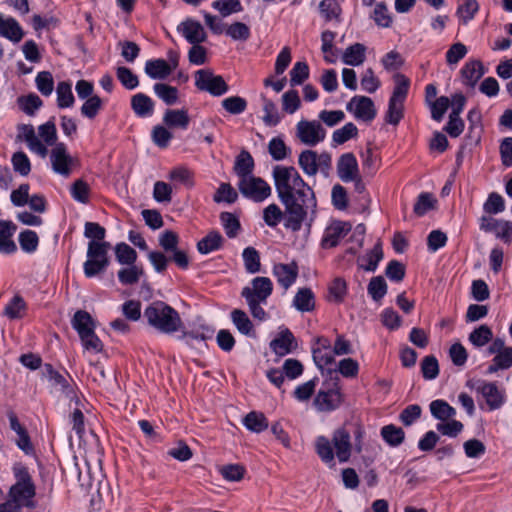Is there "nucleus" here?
I'll list each match as a JSON object with an SVG mask.
<instances>
[{
	"label": "nucleus",
	"instance_id": "obj_37",
	"mask_svg": "<svg viewBox=\"0 0 512 512\" xmlns=\"http://www.w3.org/2000/svg\"><path fill=\"white\" fill-rule=\"evenodd\" d=\"M57 105L59 108H69L75 103L70 81H60L56 86Z\"/></svg>",
	"mask_w": 512,
	"mask_h": 512
},
{
	"label": "nucleus",
	"instance_id": "obj_35",
	"mask_svg": "<svg viewBox=\"0 0 512 512\" xmlns=\"http://www.w3.org/2000/svg\"><path fill=\"white\" fill-rule=\"evenodd\" d=\"M245 428L253 433H261L269 427V422L262 412L251 411L242 420Z\"/></svg>",
	"mask_w": 512,
	"mask_h": 512
},
{
	"label": "nucleus",
	"instance_id": "obj_1",
	"mask_svg": "<svg viewBox=\"0 0 512 512\" xmlns=\"http://www.w3.org/2000/svg\"><path fill=\"white\" fill-rule=\"evenodd\" d=\"M272 177L277 196L286 208L285 228L299 232L305 225L310 230L317 207L313 189L292 166L276 165Z\"/></svg>",
	"mask_w": 512,
	"mask_h": 512
},
{
	"label": "nucleus",
	"instance_id": "obj_58",
	"mask_svg": "<svg viewBox=\"0 0 512 512\" xmlns=\"http://www.w3.org/2000/svg\"><path fill=\"white\" fill-rule=\"evenodd\" d=\"M169 178L172 181L185 185L187 188H192L195 185L194 173L184 166L172 169L170 171Z\"/></svg>",
	"mask_w": 512,
	"mask_h": 512
},
{
	"label": "nucleus",
	"instance_id": "obj_24",
	"mask_svg": "<svg viewBox=\"0 0 512 512\" xmlns=\"http://www.w3.org/2000/svg\"><path fill=\"white\" fill-rule=\"evenodd\" d=\"M131 109L139 118L151 117L154 113L155 103L151 97L139 92L131 97Z\"/></svg>",
	"mask_w": 512,
	"mask_h": 512
},
{
	"label": "nucleus",
	"instance_id": "obj_59",
	"mask_svg": "<svg viewBox=\"0 0 512 512\" xmlns=\"http://www.w3.org/2000/svg\"><path fill=\"white\" fill-rule=\"evenodd\" d=\"M238 199L237 191L229 183H221L216 190L213 200L216 203H235Z\"/></svg>",
	"mask_w": 512,
	"mask_h": 512
},
{
	"label": "nucleus",
	"instance_id": "obj_56",
	"mask_svg": "<svg viewBox=\"0 0 512 512\" xmlns=\"http://www.w3.org/2000/svg\"><path fill=\"white\" fill-rule=\"evenodd\" d=\"M215 330L207 324L194 325L189 331L184 332V337L192 340L206 341L213 338Z\"/></svg>",
	"mask_w": 512,
	"mask_h": 512
},
{
	"label": "nucleus",
	"instance_id": "obj_4",
	"mask_svg": "<svg viewBox=\"0 0 512 512\" xmlns=\"http://www.w3.org/2000/svg\"><path fill=\"white\" fill-rule=\"evenodd\" d=\"M84 236L90 239L87 247L86 261L83 271L86 278H93L104 272L109 264L108 250L110 243L104 241L106 229L96 222H86Z\"/></svg>",
	"mask_w": 512,
	"mask_h": 512
},
{
	"label": "nucleus",
	"instance_id": "obj_50",
	"mask_svg": "<svg viewBox=\"0 0 512 512\" xmlns=\"http://www.w3.org/2000/svg\"><path fill=\"white\" fill-rule=\"evenodd\" d=\"M262 100L264 112V115L262 117L263 122L265 123V125L270 127L278 125L281 121V116L278 112L276 104L272 100L264 96H262Z\"/></svg>",
	"mask_w": 512,
	"mask_h": 512
},
{
	"label": "nucleus",
	"instance_id": "obj_40",
	"mask_svg": "<svg viewBox=\"0 0 512 512\" xmlns=\"http://www.w3.org/2000/svg\"><path fill=\"white\" fill-rule=\"evenodd\" d=\"M26 310L27 305L23 297L20 295H15L6 304L4 308V315L11 320L21 319L24 317Z\"/></svg>",
	"mask_w": 512,
	"mask_h": 512
},
{
	"label": "nucleus",
	"instance_id": "obj_18",
	"mask_svg": "<svg viewBox=\"0 0 512 512\" xmlns=\"http://www.w3.org/2000/svg\"><path fill=\"white\" fill-rule=\"evenodd\" d=\"M477 391L485 399L490 411L499 409L505 403V391L500 389L496 383L481 382Z\"/></svg>",
	"mask_w": 512,
	"mask_h": 512
},
{
	"label": "nucleus",
	"instance_id": "obj_51",
	"mask_svg": "<svg viewBox=\"0 0 512 512\" xmlns=\"http://www.w3.org/2000/svg\"><path fill=\"white\" fill-rule=\"evenodd\" d=\"M115 256L121 265H132L137 260V252L124 242L116 244Z\"/></svg>",
	"mask_w": 512,
	"mask_h": 512
},
{
	"label": "nucleus",
	"instance_id": "obj_3",
	"mask_svg": "<svg viewBox=\"0 0 512 512\" xmlns=\"http://www.w3.org/2000/svg\"><path fill=\"white\" fill-rule=\"evenodd\" d=\"M14 483L9 488L5 502L0 503V512H18L22 508H34L36 484L34 470L22 462L13 464Z\"/></svg>",
	"mask_w": 512,
	"mask_h": 512
},
{
	"label": "nucleus",
	"instance_id": "obj_49",
	"mask_svg": "<svg viewBox=\"0 0 512 512\" xmlns=\"http://www.w3.org/2000/svg\"><path fill=\"white\" fill-rule=\"evenodd\" d=\"M268 152L273 160H284L291 152L282 137H273L268 143Z\"/></svg>",
	"mask_w": 512,
	"mask_h": 512
},
{
	"label": "nucleus",
	"instance_id": "obj_8",
	"mask_svg": "<svg viewBox=\"0 0 512 512\" xmlns=\"http://www.w3.org/2000/svg\"><path fill=\"white\" fill-rule=\"evenodd\" d=\"M298 164L308 176H314L320 172L328 177L332 168V158L326 152L317 154L313 150H304L299 155Z\"/></svg>",
	"mask_w": 512,
	"mask_h": 512
},
{
	"label": "nucleus",
	"instance_id": "obj_29",
	"mask_svg": "<svg viewBox=\"0 0 512 512\" xmlns=\"http://www.w3.org/2000/svg\"><path fill=\"white\" fill-rule=\"evenodd\" d=\"M71 325L79 337L95 331V321L85 310H77L71 320Z\"/></svg>",
	"mask_w": 512,
	"mask_h": 512
},
{
	"label": "nucleus",
	"instance_id": "obj_6",
	"mask_svg": "<svg viewBox=\"0 0 512 512\" xmlns=\"http://www.w3.org/2000/svg\"><path fill=\"white\" fill-rule=\"evenodd\" d=\"M38 134L39 136L36 135L34 127L30 124H22L18 127V137L26 143L28 149L41 158H45L48 155L47 146L54 147L58 143L54 121L49 120L40 125Z\"/></svg>",
	"mask_w": 512,
	"mask_h": 512
},
{
	"label": "nucleus",
	"instance_id": "obj_43",
	"mask_svg": "<svg viewBox=\"0 0 512 512\" xmlns=\"http://www.w3.org/2000/svg\"><path fill=\"white\" fill-rule=\"evenodd\" d=\"M286 219V208L284 207V211L280 209V207L275 204H269L267 207L263 210V221L264 223L271 227L275 228L278 226L282 221L285 223Z\"/></svg>",
	"mask_w": 512,
	"mask_h": 512
},
{
	"label": "nucleus",
	"instance_id": "obj_39",
	"mask_svg": "<svg viewBox=\"0 0 512 512\" xmlns=\"http://www.w3.org/2000/svg\"><path fill=\"white\" fill-rule=\"evenodd\" d=\"M380 434L383 440L391 447H398L405 439V432L401 427L393 424L385 425L381 428Z\"/></svg>",
	"mask_w": 512,
	"mask_h": 512
},
{
	"label": "nucleus",
	"instance_id": "obj_47",
	"mask_svg": "<svg viewBox=\"0 0 512 512\" xmlns=\"http://www.w3.org/2000/svg\"><path fill=\"white\" fill-rule=\"evenodd\" d=\"M71 197L78 203L88 204L91 196V188L82 179L75 180L70 187Z\"/></svg>",
	"mask_w": 512,
	"mask_h": 512
},
{
	"label": "nucleus",
	"instance_id": "obj_13",
	"mask_svg": "<svg viewBox=\"0 0 512 512\" xmlns=\"http://www.w3.org/2000/svg\"><path fill=\"white\" fill-rule=\"evenodd\" d=\"M297 137L308 146H316L326 137V131L318 121L302 120L297 123Z\"/></svg>",
	"mask_w": 512,
	"mask_h": 512
},
{
	"label": "nucleus",
	"instance_id": "obj_15",
	"mask_svg": "<svg viewBox=\"0 0 512 512\" xmlns=\"http://www.w3.org/2000/svg\"><path fill=\"white\" fill-rule=\"evenodd\" d=\"M348 112L358 120L371 122L377 114L373 100L367 96L356 95L346 105Z\"/></svg>",
	"mask_w": 512,
	"mask_h": 512
},
{
	"label": "nucleus",
	"instance_id": "obj_45",
	"mask_svg": "<svg viewBox=\"0 0 512 512\" xmlns=\"http://www.w3.org/2000/svg\"><path fill=\"white\" fill-rule=\"evenodd\" d=\"M17 104L26 115L34 116L37 110L42 107L43 101L37 94L30 93L26 96H20L17 99Z\"/></svg>",
	"mask_w": 512,
	"mask_h": 512
},
{
	"label": "nucleus",
	"instance_id": "obj_53",
	"mask_svg": "<svg viewBox=\"0 0 512 512\" xmlns=\"http://www.w3.org/2000/svg\"><path fill=\"white\" fill-rule=\"evenodd\" d=\"M46 375L49 381L56 387H59L60 390L69 395L72 393V387L68 383L67 379L58 371H56L51 364H45L44 366Z\"/></svg>",
	"mask_w": 512,
	"mask_h": 512
},
{
	"label": "nucleus",
	"instance_id": "obj_42",
	"mask_svg": "<svg viewBox=\"0 0 512 512\" xmlns=\"http://www.w3.org/2000/svg\"><path fill=\"white\" fill-rule=\"evenodd\" d=\"M128 267L122 268L118 271V280L122 285H134L137 284L140 278L144 275L142 266L135 264L127 265Z\"/></svg>",
	"mask_w": 512,
	"mask_h": 512
},
{
	"label": "nucleus",
	"instance_id": "obj_48",
	"mask_svg": "<svg viewBox=\"0 0 512 512\" xmlns=\"http://www.w3.org/2000/svg\"><path fill=\"white\" fill-rule=\"evenodd\" d=\"M492 338V330L486 324L475 328L469 335L470 343L477 348L485 346L492 340Z\"/></svg>",
	"mask_w": 512,
	"mask_h": 512
},
{
	"label": "nucleus",
	"instance_id": "obj_11",
	"mask_svg": "<svg viewBox=\"0 0 512 512\" xmlns=\"http://www.w3.org/2000/svg\"><path fill=\"white\" fill-rule=\"evenodd\" d=\"M343 402V394L337 383L329 387H322L313 400V406L319 412H332L338 409Z\"/></svg>",
	"mask_w": 512,
	"mask_h": 512
},
{
	"label": "nucleus",
	"instance_id": "obj_22",
	"mask_svg": "<svg viewBox=\"0 0 512 512\" xmlns=\"http://www.w3.org/2000/svg\"><path fill=\"white\" fill-rule=\"evenodd\" d=\"M270 347L277 355L284 356L297 348V341L293 333L288 328H284L271 341Z\"/></svg>",
	"mask_w": 512,
	"mask_h": 512
},
{
	"label": "nucleus",
	"instance_id": "obj_36",
	"mask_svg": "<svg viewBox=\"0 0 512 512\" xmlns=\"http://www.w3.org/2000/svg\"><path fill=\"white\" fill-rule=\"evenodd\" d=\"M223 241L224 239L218 231H210L197 243L198 252L206 255L217 251L222 247Z\"/></svg>",
	"mask_w": 512,
	"mask_h": 512
},
{
	"label": "nucleus",
	"instance_id": "obj_14",
	"mask_svg": "<svg viewBox=\"0 0 512 512\" xmlns=\"http://www.w3.org/2000/svg\"><path fill=\"white\" fill-rule=\"evenodd\" d=\"M52 170L63 177H69L72 172L74 159L70 156L66 144L57 143L50 151Z\"/></svg>",
	"mask_w": 512,
	"mask_h": 512
},
{
	"label": "nucleus",
	"instance_id": "obj_62",
	"mask_svg": "<svg viewBox=\"0 0 512 512\" xmlns=\"http://www.w3.org/2000/svg\"><path fill=\"white\" fill-rule=\"evenodd\" d=\"M37 90L45 97L52 94L54 90V79L49 71H41L35 77Z\"/></svg>",
	"mask_w": 512,
	"mask_h": 512
},
{
	"label": "nucleus",
	"instance_id": "obj_5",
	"mask_svg": "<svg viewBox=\"0 0 512 512\" xmlns=\"http://www.w3.org/2000/svg\"><path fill=\"white\" fill-rule=\"evenodd\" d=\"M144 319L155 331L172 335L183 327L179 312L163 301H154L144 309Z\"/></svg>",
	"mask_w": 512,
	"mask_h": 512
},
{
	"label": "nucleus",
	"instance_id": "obj_28",
	"mask_svg": "<svg viewBox=\"0 0 512 512\" xmlns=\"http://www.w3.org/2000/svg\"><path fill=\"white\" fill-rule=\"evenodd\" d=\"M292 306L299 312H311L315 309V295L310 288H299L296 292Z\"/></svg>",
	"mask_w": 512,
	"mask_h": 512
},
{
	"label": "nucleus",
	"instance_id": "obj_57",
	"mask_svg": "<svg viewBox=\"0 0 512 512\" xmlns=\"http://www.w3.org/2000/svg\"><path fill=\"white\" fill-rule=\"evenodd\" d=\"M367 292L369 296L376 302H379L384 298L387 293V284L382 276H376L371 278Z\"/></svg>",
	"mask_w": 512,
	"mask_h": 512
},
{
	"label": "nucleus",
	"instance_id": "obj_54",
	"mask_svg": "<svg viewBox=\"0 0 512 512\" xmlns=\"http://www.w3.org/2000/svg\"><path fill=\"white\" fill-rule=\"evenodd\" d=\"M319 382V379L317 377H314L300 385H298L295 390L293 391V397L298 402H306L310 400L312 395L315 392L316 386Z\"/></svg>",
	"mask_w": 512,
	"mask_h": 512
},
{
	"label": "nucleus",
	"instance_id": "obj_52",
	"mask_svg": "<svg viewBox=\"0 0 512 512\" xmlns=\"http://www.w3.org/2000/svg\"><path fill=\"white\" fill-rule=\"evenodd\" d=\"M358 128L352 122L346 123L343 127L335 130L332 134V142L334 146L344 144L348 140L356 137Z\"/></svg>",
	"mask_w": 512,
	"mask_h": 512
},
{
	"label": "nucleus",
	"instance_id": "obj_31",
	"mask_svg": "<svg viewBox=\"0 0 512 512\" xmlns=\"http://www.w3.org/2000/svg\"><path fill=\"white\" fill-rule=\"evenodd\" d=\"M429 410L432 417L439 422L448 421L457 414L456 409L443 399L433 400L429 404Z\"/></svg>",
	"mask_w": 512,
	"mask_h": 512
},
{
	"label": "nucleus",
	"instance_id": "obj_55",
	"mask_svg": "<svg viewBox=\"0 0 512 512\" xmlns=\"http://www.w3.org/2000/svg\"><path fill=\"white\" fill-rule=\"evenodd\" d=\"M21 249L28 254L34 253L39 245V238L35 231L24 230L18 236Z\"/></svg>",
	"mask_w": 512,
	"mask_h": 512
},
{
	"label": "nucleus",
	"instance_id": "obj_27",
	"mask_svg": "<svg viewBox=\"0 0 512 512\" xmlns=\"http://www.w3.org/2000/svg\"><path fill=\"white\" fill-rule=\"evenodd\" d=\"M231 321L238 330L239 333L242 335H245L250 338L256 337V331L254 329V325L246 312L240 309H234L232 310L231 314Z\"/></svg>",
	"mask_w": 512,
	"mask_h": 512
},
{
	"label": "nucleus",
	"instance_id": "obj_38",
	"mask_svg": "<svg viewBox=\"0 0 512 512\" xmlns=\"http://www.w3.org/2000/svg\"><path fill=\"white\" fill-rule=\"evenodd\" d=\"M153 91L166 105H174L178 102L179 91L174 86L159 82L153 85Z\"/></svg>",
	"mask_w": 512,
	"mask_h": 512
},
{
	"label": "nucleus",
	"instance_id": "obj_30",
	"mask_svg": "<svg viewBox=\"0 0 512 512\" xmlns=\"http://www.w3.org/2000/svg\"><path fill=\"white\" fill-rule=\"evenodd\" d=\"M383 259V250L380 242L376 243L372 250L367 252L365 255L358 258V266L359 268L368 271L374 272L379 262Z\"/></svg>",
	"mask_w": 512,
	"mask_h": 512
},
{
	"label": "nucleus",
	"instance_id": "obj_17",
	"mask_svg": "<svg viewBox=\"0 0 512 512\" xmlns=\"http://www.w3.org/2000/svg\"><path fill=\"white\" fill-rule=\"evenodd\" d=\"M351 226L344 221H333L326 227L321 239V247L323 249H330L336 247L341 239L347 235Z\"/></svg>",
	"mask_w": 512,
	"mask_h": 512
},
{
	"label": "nucleus",
	"instance_id": "obj_41",
	"mask_svg": "<svg viewBox=\"0 0 512 512\" xmlns=\"http://www.w3.org/2000/svg\"><path fill=\"white\" fill-rule=\"evenodd\" d=\"M242 259L248 274H256L261 271L260 254L254 247H246L242 252Z\"/></svg>",
	"mask_w": 512,
	"mask_h": 512
},
{
	"label": "nucleus",
	"instance_id": "obj_34",
	"mask_svg": "<svg viewBox=\"0 0 512 512\" xmlns=\"http://www.w3.org/2000/svg\"><path fill=\"white\" fill-rule=\"evenodd\" d=\"M254 166V159L251 154L248 151L243 150L236 157L234 171L240 180L252 176Z\"/></svg>",
	"mask_w": 512,
	"mask_h": 512
},
{
	"label": "nucleus",
	"instance_id": "obj_7",
	"mask_svg": "<svg viewBox=\"0 0 512 512\" xmlns=\"http://www.w3.org/2000/svg\"><path fill=\"white\" fill-rule=\"evenodd\" d=\"M394 88L388 101V108L385 113V122L396 126L404 117V103L410 88V79L404 74L397 73L393 77Z\"/></svg>",
	"mask_w": 512,
	"mask_h": 512
},
{
	"label": "nucleus",
	"instance_id": "obj_32",
	"mask_svg": "<svg viewBox=\"0 0 512 512\" xmlns=\"http://www.w3.org/2000/svg\"><path fill=\"white\" fill-rule=\"evenodd\" d=\"M366 60V47L361 43L348 46L342 54V62L349 66H359Z\"/></svg>",
	"mask_w": 512,
	"mask_h": 512
},
{
	"label": "nucleus",
	"instance_id": "obj_26",
	"mask_svg": "<svg viewBox=\"0 0 512 512\" xmlns=\"http://www.w3.org/2000/svg\"><path fill=\"white\" fill-rule=\"evenodd\" d=\"M163 122L168 128L186 130L189 126L190 118L185 109H167L163 116Z\"/></svg>",
	"mask_w": 512,
	"mask_h": 512
},
{
	"label": "nucleus",
	"instance_id": "obj_9",
	"mask_svg": "<svg viewBox=\"0 0 512 512\" xmlns=\"http://www.w3.org/2000/svg\"><path fill=\"white\" fill-rule=\"evenodd\" d=\"M241 195L255 203H262L272 194V188L267 181L257 176H250L238 181Z\"/></svg>",
	"mask_w": 512,
	"mask_h": 512
},
{
	"label": "nucleus",
	"instance_id": "obj_16",
	"mask_svg": "<svg viewBox=\"0 0 512 512\" xmlns=\"http://www.w3.org/2000/svg\"><path fill=\"white\" fill-rule=\"evenodd\" d=\"M299 268L295 261L290 263H275L272 267V275L284 291L294 285L298 278Z\"/></svg>",
	"mask_w": 512,
	"mask_h": 512
},
{
	"label": "nucleus",
	"instance_id": "obj_12",
	"mask_svg": "<svg viewBox=\"0 0 512 512\" xmlns=\"http://www.w3.org/2000/svg\"><path fill=\"white\" fill-rule=\"evenodd\" d=\"M273 283L269 277L257 276L250 281V285L245 286L241 291V296L245 300H258L267 302L272 295Z\"/></svg>",
	"mask_w": 512,
	"mask_h": 512
},
{
	"label": "nucleus",
	"instance_id": "obj_2",
	"mask_svg": "<svg viewBox=\"0 0 512 512\" xmlns=\"http://www.w3.org/2000/svg\"><path fill=\"white\" fill-rule=\"evenodd\" d=\"M352 427V431L346 426L337 428L331 440L323 435L316 437L315 452L330 468L335 466V457L340 463H346L350 460L353 448L357 453L362 451L365 430L360 424Z\"/></svg>",
	"mask_w": 512,
	"mask_h": 512
},
{
	"label": "nucleus",
	"instance_id": "obj_25",
	"mask_svg": "<svg viewBox=\"0 0 512 512\" xmlns=\"http://www.w3.org/2000/svg\"><path fill=\"white\" fill-rule=\"evenodd\" d=\"M144 71L153 80H164L172 73V67L162 58L150 59L145 63Z\"/></svg>",
	"mask_w": 512,
	"mask_h": 512
},
{
	"label": "nucleus",
	"instance_id": "obj_21",
	"mask_svg": "<svg viewBox=\"0 0 512 512\" xmlns=\"http://www.w3.org/2000/svg\"><path fill=\"white\" fill-rule=\"evenodd\" d=\"M177 31L186 39L190 44H200L206 40V32L203 26L195 20H186L181 22Z\"/></svg>",
	"mask_w": 512,
	"mask_h": 512
},
{
	"label": "nucleus",
	"instance_id": "obj_44",
	"mask_svg": "<svg viewBox=\"0 0 512 512\" xmlns=\"http://www.w3.org/2000/svg\"><path fill=\"white\" fill-rule=\"evenodd\" d=\"M512 367V347H507L494 356L492 363L487 368L488 374L496 373L499 370H506Z\"/></svg>",
	"mask_w": 512,
	"mask_h": 512
},
{
	"label": "nucleus",
	"instance_id": "obj_61",
	"mask_svg": "<svg viewBox=\"0 0 512 512\" xmlns=\"http://www.w3.org/2000/svg\"><path fill=\"white\" fill-rule=\"evenodd\" d=\"M310 69L305 61H298L290 70V84L291 86H298L304 83L309 78Z\"/></svg>",
	"mask_w": 512,
	"mask_h": 512
},
{
	"label": "nucleus",
	"instance_id": "obj_63",
	"mask_svg": "<svg viewBox=\"0 0 512 512\" xmlns=\"http://www.w3.org/2000/svg\"><path fill=\"white\" fill-rule=\"evenodd\" d=\"M319 10L325 21L339 20L341 7L336 0H322L319 4Z\"/></svg>",
	"mask_w": 512,
	"mask_h": 512
},
{
	"label": "nucleus",
	"instance_id": "obj_19",
	"mask_svg": "<svg viewBox=\"0 0 512 512\" xmlns=\"http://www.w3.org/2000/svg\"><path fill=\"white\" fill-rule=\"evenodd\" d=\"M337 174L345 183L352 182L358 177V162L353 153H344L340 156L337 162Z\"/></svg>",
	"mask_w": 512,
	"mask_h": 512
},
{
	"label": "nucleus",
	"instance_id": "obj_10",
	"mask_svg": "<svg viewBox=\"0 0 512 512\" xmlns=\"http://www.w3.org/2000/svg\"><path fill=\"white\" fill-rule=\"evenodd\" d=\"M195 86L200 91H205L212 96H222L228 92L229 86L222 76L215 75L208 69H201L195 73Z\"/></svg>",
	"mask_w": 512,
	"mask_h": 512
},
{
	"label": "nucleus",
	"instance_id": "obj_23",
	"mask_svg": "<svg viewBox=\"0 0 512 512\" xmlns=\"http://www.w3.org/2000/svg\"><path fill=\"white\" fill-rule=\"evenodd\" d=\"M23 36L24 31L18 21L11 16L5 17L0 13V37L18 43L22 40Z\"/></svg>",
	"mask_w": 512,
	"mask_h": 512
},
{
	"label": "nucleus",
	"instance_id": "obj_20",
	"mask_svg": "<svg viewBox=\"0 0 512 512\" xmlns=\"http://www.w3.org/2000/svg\"><path fill=\"white\" fill-rule=\"evenodd\" d=\"M16 225L12 221L0 220V254L12 255L17 252V245L13 240Z\"/></svg>",
	"mask_w": 512,
	"mask_h": 512
},
{
	"label": "nucleus",
	"instance_id": "obj_64",
	"mask_svg": "<svg viewBox=\"0 0 512 512\" xmlns=\"http://www.w3.org/2000/svg\"><path fill=\"white\" fill-rule=\"evenodd\" d=\"M435 199L431 193L423 192L419 194L413 207V212L421 217L434 208Z\"/></svg>",
	"mask_w": 512,
	"mask_h": 512
},
{
	"label": "nucleus",
	"instance_id": "obj_33",
	"mask_svg": "<svg viewBox=\"0 0 512 512\" xmlns=\"http://www.w3.org/2000/svg\"><path fill=\"white\" fill-rule=\"evenodd\" d=\"M484 73V67L479 60L469 61L461 69L464 83L470 87H473Z\"/></svg>",
	"mask_w": 512,
	"mask_h": 512
},
{
	"label": "nucleus",
	"instance_id": "obj_60",
	"mask_svg": "<svg viewBox=\"0 0 512 512\" xmlns=\"http://www.w3.org/2000/svg\"><path fill=\"white\" fill-rule=\"evenodd\" d=\"M220 222L229 238L237 236L241 225L239 219L233 213L222 212L220 214Z\"/></svg>",
	"mask_w": 512,
	"mask_h": 512
},
{
	"label": "nucleus",
	"instance_id": "obj_46",
	"mask_svg": "<svg viewBox=\"0 0 512 512\" xmlns=\"http://www.w3.org/2000/svg\"><path fill=\"white\" fill-rule=\"evenodd\" d=\"M479 10V4L476 0H463L456 10V16L463 25H467Z\"/></svg>",
	"mask_w": 512,
	"mask_h": 512
}]
</instances>
